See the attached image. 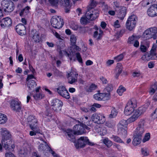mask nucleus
Here are the masks:
<instances>
[{"mask_svg": "<svg viewBox=\"0 0 157 157\" xmlns=\"http://www.w3.org/2000/svg\"><path fill=\"white\" fill-rule=\"evenodd\" d=\"M111 138L116 142L119 143H124L122 140L118 136H117L113 135L111 137Z\"/></svg>", "mask_w": 157, "mask_h": 157, "instance_id": "obj_35", "label": "nucleus"}, {"mask_svg": "<svg viewBox=\"0 0 157 157\" xmlns=\"http://www.w3.org/2000/svg\"><path fill=\"white\" fill-rule=\"evenodd\" d=\"M137 20V17L134 15L129 17L126 23L127 29L129 31H132L134 29L136 26Z\"/></svg>", "mask_w": 157, "mask_h": 157, "instance_id": "obj_7", "label": "nucleus"}, {"mask_svg": "<svg viewBox=\"0 0 157 157\" xmlns=\"http://www.w3.org/2000/svg\"><path fill=\"white\" fill-rule=\"evenodd\" d=\"M131 114L132 115V116L128 119V121L129 123L136 121L140 116L136 109H135L132 111Z\"/></svg>", "mask_w": 157, "mask_h": 157, "instance_id": "obj_20", "label": "nucleus"}, {"mask_svg": "<svg viewBox=\"0 0 157 157\" xmlns=\"http://www.w3.org/2000/svg\"><path fill=\"white\" fill-rule=\"evenodd\" d=\"M80 22L81 24L85 25L88 22V21L86 17H82L80 19Z\"/></svg>", "mask_w": 157, "mask_h": 157, "instance_id": "obj_53", "label": "nucleus"}, {"mask_svg": "<svg viewBox=\"0 0 157 157\" xmlns=\"http://www.w3.org/2000/svg\"><path fill=\"white\" fill-rule=\"evenodd\" d=\"M54 73L55 75L57 76L61 77L63 76V73L56 68L54 70Z\"/></svg>", "mask_w": 157, "mask_h": 157, "instance_id": "obj_49", "label": "nucleus"}, {"mask_svg": "<svg viewBox=\"0 0 157 157\" xmlns=\"http://www.w3.org/2000/svg\"><path fill=\"white\" fill-rule=\"evenodd\" d=\"M27 86L29 90H32L34 87L36 86L35 81L33 80H31L28 82Z\"/></svg>", "mask_w": 157, "mask_h": 157, "instance_id": "obj_28", "label": "nucleus"}, {"mask_svg": "<svg viewBox=\"0 0 157 157\" xmlns=\"http://www.w3.org/2000/svg\"><path fill=\"white\" fill-rule=\"evenodd\" d=\"M76 40V36L74 35H71L70 37V41L72 45H74L75 44Z\"/></svg>", "mask_w": 157, "mask_h": 157, "instance_id": "obj_44", "label": "nucleus"}, {"mask_svg": "<svg viewBox=\"0 0 157 157\" xmlns=\"http://www.w3.org/2000/svg\"><path fill=\"white\" fill-rule=\"evenodd\" d=\"M1 6L5 12H11L14 8L13 2L10 0H3L1 2Z\"/></svg>", "mask_w": 157, "mask_h": 157, "instance_id": "obj_6", "label": "nucleus"}, {"mask_svg": "<svg viewBox=\"0 0 157 157\" xmlns=\"http://www.w3.org/2000/svg\"><path fill=\"white\" fill-rule=\"evenodd\" d=\"M63 5L64 6H65L66 7V9H65V12L66 13H69L70 11V9L71 8V5H70V2H69V4L68 5L66 6L64 4H63L62 3Z\"/></svg>", "mask_w": 157, "mask_h": 157, "instance_id": "obj_59", "label": "nucleus"}, {"mask_svg": "<svg viewBox=\"0 0 157 157\" xmlns=\"http://www.w3.org/2000/svg\"><path fill=\"white\" fill-rule=\"evenodd\" d=\"M96 5V2L94 0H90V4L87 9H89L90 10L91 9V10H94V9L93 8L95 7Z\"/></svg>", "mask_w": 157, "mask_h": 157, "instance_id": "obj_50", "label": "nucleus"}, {"mask_svg": "<svg viewBox=\"0 0 157 157\" xmlns=\"http://www.w3.org/2000/svg\"><path fill=\"white\" fill-rule=\"evenodd\" d=\"M98 116L99 114L94 113L93 114L91 117V119L93 121L96 123H98Z\"/></svg>", "mask_w": 157, "mask_h": 157, "instance_id": "obj_38", "label": "nucleus"}, {"mask_svg": "<svg viewBox=\"0 0 157 157\" xmlns=\"http://www.w3.org/2000/svg\"><path fill=\"white\" fill-rule=\"evenodd\" d=\"M126 8L124 6L120 7L117 16L121 20H123L126 14Z\"/></svg>", "mask_w": 157, "mask_h": 157, "instance_id": "obj_21", "label": "nucleus"}, {"mask_svg": "<svg viewBox=\"0 0 157 157\" xmlns=\"http://www.w3.org/2000/svg\"><path fill=\"white\" fill-rule=\"evenodd\" d=\"M136 40H137L136 36L132 35V36L129 37L128 43L130 44H133Z\"/></svg>", "mask_w": 157, "mask_h": 157, "instance_id": "obj_36", "label": "nucleus"}, {"mask_svg": "<svg viewBox=\"0 0 157 157\" xmlns=\"http://www.w3.org/2000/svg\"><path fill=\"white\" fill-rule=\"evenodd\" d=\"M146 121L144 119H141L139 122L137 127L135 131V135L137 136L142 137L145 131L144 127Z\"/></svg>", "mask_w": 157, "mask_h": 157, "instance_id": "obj_4", "label": "nucleus"}, {"mask_svg": "<svg viewBox=\"0 0 157 157\" xmlns=\"http://www.w3.org/2000/svg\"><path fill=\"white\" fill-rule=\"evenodd\" d=\"M97 87V86L95 85L92 84L89 87L87 90V91L88 92H91L93 90H95Z\"/></svg>", "mask_w": 157, "mask_h": 157, "instance_id": "obj_51", "label": "nucleus"}, {"mask_svg": "<svg viewBox=\"0 0 157 157\" xmlns=\"http://www.w3.org/2000/svg\"><path fill=\"white\" fill-rule=\"evenodd\" d=\"M67 130L68 131L67 132L68 139L72 142L75 141V138L74 135H78L86 132L84 131L83 124H81V123L80 124H76L73 128V131L71 129H68Z\"/></svg>", "mask_w": 157, "mask_h": 157, "instance_id": "obj_2", "label": "nucleus"}, {"mask_svg": "<svg viewBox=\"0 0 157 157\" xmlns=\"http://www.w3.org/2000/svg\"><path fill=\"white\" fill-rule=\"evenodd\" d=\"M78 74L75 73L74 76H73L72 72L68 74L67 77L68 78V83L70 84H72L77 81V76Z\"/></svg>", "mask_w": 157, "mask_h": 157, "instance_id": "obj_22", "label": "nucleus"}, {"mask_svg": "<svg viewBox=\"0 0 157 157\" xmlns=\"http://www.w3.org/2000/svg\"><path fill=\"white\" fill-rule=\"evenodd\" d=\"M6 157H15V156L13 154L10 152H7L5 154Z\"/></svg>", "mask_w": 157, "mask_h": 157, "instance_id": "obj_63", "label": "nucleus"}, {"mask_svg": "<svg viewBox=\"0 0 157 157\" xmlns=\"http://www.w3.org/2000/svg\"><path fill=\"white\" fill-rule=\"evenodd\" d=\"M95 130L97 132L100 133V134L101 135L103 136L106 133V131L103 127L97 126Z\"/></svg>", "mask_w": 157, "mask_h": 157, "instance_id": "obj_26", "label": "nucleus"}, {"mask_svg": "<svg viewBox=\"0 0 157 157\" xmlns=\"http://www.w3.org/2000/svg\"><path fill=\"white\" fill-rule=\"evenodd\" d=\"M116 69L118 71L117 72L121 74L122 72L123 67L121 63H117L116 67Z\"/></svg>", "mask_w": 157, "mask_h": 157, "instance_id": "obj_48", "label": "nucleus"}, {"mask_svg": "<svg viewBox=\"0 0 157 157\" xmlns=\"http://www.w3.org/2000/svg\"><path fill=\"white\" fill-rule=\"evenodd\" d=\"M157 90V85L156 83L152 85L149 89V92L151 95L153 94Z\"/></svg>", "mask_w": 157, "mask_h": 157, "instance_id": "obj_31", "label": "nucleus"}, {"mask_svg": "<svg viewBox=\"0 0 157 157\" xmlns=\"http://www.w3.org/2000/svg\"><path fill=\"white\" fill-rule=\"evenodd\" d=\"M48 1L52 5L56 6L58 3L59 0H48Z\"/></svg>", "mask_w": 157, "mask_h": 157, "instance_id": "obj_57", "label": "nucleus"}, {"mask_svg": "<svg viewBox=\"0 0 157 157\" xmlns=\"http://www.w3.org/2000/svg\"><path fill=\"white\" fill-rule=\"evenodd\" d=\"M51 23L52 26L56 29H59L63 25V20L59 16L53 17L51 20Z\"/></svg>", "mask_w": 157, "mask_h": 157, "instance_id": "obj_12", "label": "nucleus"}, {"mask_svg": "<svg viewBox=\"0 0 157 157\" xmlns=\"http://www.w3.org/2000/svg\"><path fill=\"white\" fill-rule=\"evenodd\" d=\"M51 106L54 111L58 112L61 111L63 105V102L60 100L57 99H53L51 103Z\"/></svg>", "mask_w": 157, "mask_h": 157, "instance_id": "obj_10", "label": "nucleus"}, {"mask_svg": "<svg viewBox=\"0 0 157 157\" xmlns=\"http://www.w3.org/2000/svg\"><path fill=\"white\" fill-rule=\"evenodd\" d=\"M151 116L153 118H157V108L156 109L154 112L151 114Z\"/></svg>", "mask_w": 157, "mask_h": 157, "instance_id": "obj_62", "label": "nucleus"}, {"mask_svg": "<svg viewBox=\"0 0 157 157\" xmlns=\"http://www.w3.org/2000/svg\"><path fill=\"white\" fill-rule=\"evenodd\" d=\"M76 57L77 58L78 61L80 63H82V60L81 57V55L80 53L79 52L76 53Z\"/></svg>", "mask_w": 157, "mask_h": 157, "instance_id": "obj_58", "label": "nucleus"}, {"mask_svg": "<svg viewBox=\"0 0 157 157\" xmlns=\"http://www.w3.org/2000/svg\"><path fill=\"white\" fill-rule=\"evenodd\" d=\"M141 59L145 61H149L150 59H155V57H151V54L149 53H146L144 55H143L141 57Z\"/></svg>", "mask_w": 157, "mask_h": 157, "instance_id": "obj_30", "label": "nucleus"}, {"mask_svg": "<svg viewBox=\"0 0 157 157\" xmlns=\"http://www.w3.org/2000/svg\"><path fill=\"white\" fill-rule=\"evenodd\" d=\"M117 112L116 111L115 109L113 108L111 111V113L109 116L110 118H113L115 117L117 115Z\"/></svg>", "mask_w": 157, "mask_h": 157, "instance_id": "obj_45", "label": "nucleus"}, {"mask_svg": "<svg viewBox=\"0 0 157 157\" xmlns=\"http://www.w3.org/2000/svg\"><path fill=\"white\" fill-rule=\"evenodd\" d=\"M12 23L11 19L9 17L3 18L0 21V25L2 28L9 27Z\"/></svg>", "mask_w": 157, "mask_h": 157, "instance_id": "obj_17", "label": "nucleus"}, {"mask_svg": "<svg viewBox=\"0 0 157 157\" xmlns=\"http://www.w3.org/2000/svg\"><path fill=\"white\" fill-rule=\"evenodd\" d=\"M99 11L95 9L90 10L87 9V11L85 14V16L88 20L90 21L95 20L99 16Z\"/></svg>", "mask_w": 157, "mask_h": 157, "instance_id": "obj_9", "label": "nucleus"}, {"mask_svg": "<svg viewBox=\"0 0 157 157\" xmlns=\"http://www.w3.org/2000/svg\"><path fill=\"white\" fill-rule=\"evenodd\" d=\"M34 99L36 100H39L43 99L44 95L42 93H37L33 95Z\"/></svg>", "mask_w": 157, "mask_h": 157, "instance_id": "obj_27", "label": "nucleus"}, {"mask_svg": "<svg viewBox=\"0 0 157 157\" xmlns=\"http://www.w3.org/2000/svg\"><path fill=\"white\" fill-rule=\"evenodd\" d=\"M103 142L108 147H109L112 145V142L109 140L108 138H106L103 140Z\"/></svg>", "mask_w": 157, "mask_h": 157, "instance_id": "obj_39", "label": "nucleus"}, {"mask_svg": "<svg viewBox=\"0 0 157 157\" xmlns=\"http://www.w3.org/2000/svg\"><path fill=\"white\" fill-rule=\"evenodd\" d=\"M16 30L18 33L20 35H23L26 33L25 26L22 24H19L16 27Z\"/></svg>", "mask_w": 157, "mask_h": 157, "instance_id": "obj_19", "label": "nucleus"}, {"mask_svg": "<svg viewBox=\"0 0 157 157\" xmlns=\"http://www.w3.org/2000/svg\"><path fill=\"white\" fill-rule=\"evenodd\" d=\"M100 79L102 82V83L103 84H106L108 82L107 79L103 76L100 77Z\"/></svg>", "mask_w": 157, "mask_h": 157, "instance_id": "obj_60", "label": "nucleus"}, {"mask_svg": "<svg viewBox=\"0 0 157 157\" xmlns=\"http://www.w3.org/2000/svg\"><path fill=\"white\" fill-rule=\"evenodd\" d=\"M113 87L112 85L110 84H109L107 85V86L105 88V90L107 91L108 93H109V92L113 90Z\"/></svg>", "mask_w": 157, "mask_h": 157, "instance_id": "obj_55", "label": "nucleus"}, {"mask_svg": "<svg viewBox=\"0 0 157 157\" xmlns=\"http://www.w3.org/2000/svg\"><path fill=\"white\" fill-rule=\"evenodd\" d=\"M150 134L149 133H146L144 137V138L143 140V143H144L146 141H148L150 138Z\"/></svg>", "mask_w": 157, "mask_h": 157, "instance_id": "obj_54", "label": "nucleus"}, {"mask_svg": "<svg viewBox=\"0 0 157 157\" xmlns=\"http://www.w3.org/2000/svg\"><path fill=\"white\" fill-rule=\"evenodd\" d=\"M125 88L122 86H120L117 90V93L120 95H121L125 91Z\"/></svg>", "mask_w": 157, "mask_h": 157, "instance_id": "obj_46", "label": "nucleus"}, {"mask_svg": "<svg viewBox=\"0 0 157 157\" xmlns=\"http://www.w3.org/2000/svg\"><path fill=\"white\" fill-rule=\"evenodd\" d=\"M118 134L124 138H125L127 135V127L118 128Z\"/></svg>", "mask_w": 157, "mask_h": 157, "instance_id": "obj_25", "label": "nucleus"}, {"mask_svg": "<svg viewBox=\"0 0 157 157\" xmlns=\"http://www.w3.org/2000/svg\"><path fill=\"white\" fill-rule=\"evenodd\" d=\"M129 123L127 120H121L118 125V128L127 127L128 123Z\"/></svg>", "mask_w": 157, "mask_h": 157, "instance_id": "obj_33", "label": "nucleus"}, {"mask_svg": "<svg viewBox=\"0 0 157 157\" xmlns=\"http://www.w3.org/2000/svg\"><path fill=\"white\" fill-rule=\"evenodd\" d=\"M59 54L60 56H63L64 55L67 56L69 57L71 60L72 59L71 55V54H69L65 51H60L59 52Z\"/></svg>", "mask_w": 157, "mask_h": 157, "instance_id": "obj_34", "label": "nucleus"}, {"mask_svg": "<svg viewBox=\"0 0 157 157\" xmlns=\"http://www.w3.org/2000/svg\"><path fill=\"white\" fill-rule=\"evenodd\" d=\"M124 57L123 53L117 56L114 57L113 59L117 62H119L122 60Z\"/></svg>", "mask_w": 157, "mask_h": 157, "instance_id": "obj_43", "label": "nucleus"}, {"mask_svg": "<svg viewBox=\"0 0 157 157\" xmlns=\"http://www.w3.org/2000/svg\"><path fill=\"white\" fill-rule=\"evenodd\" d=\"M99 33H98V31H95L94 32L93 36V37L96 39L97 40H101L102 39L103 35V31L100 29H99Z\"/></svg>", "mask_w": 157, "mask_h": 157, "instance_id": "obj_24", "label": "nucleus"}, {"mask_svg": "<svg viewBox=\"0 0 157 157\" xmlns=\"http://www.w3.org/2000/svg\"><path fill=\"white\" fill-rule=\"evenodd\" d=\"M25 147V148H24V152L23 153L24 155L27 154L31 150V147L29 145L26 144Z\"/></svg>", "mask_w": 157, "mask_h": 157, "instance_id": "obj_41", "label": "nucleus"}, {"mask_svg": "<svg viewBox=\"0 0 157 157\" xmlns=\"http://www.w3.org/2000/svg\"><path fill=\"white\" fill-rule=\"evenodd\" d=\"M0 133L2 136V143L4 145V148L6 150L12 151L15 147L13 144H12V142L11 140V135L6 128L1 129Z\"/></svg>", "mask_w": 157, "mask_h": 157, "instance_id": "obj_1", "label": "nucleus"}, {"mask_svg": "<svg viewBox=\"0 0 157 157\" xmlns=\"http://www.w3.org/2000/svg\"><path fill=\"white\" fill-rule=\"evenodd\" d=\"M28 121L30 127L33 131L39 132V128L37 125V120L34 116L30 115L28 118Z\"/></svg>", "mask_w": 157, "mask_h": 157, "instance_id": "obj_8", "label": "nucleus"}, {"mask_svg": "<svg viewBox=\"0 0 157 157\" xmlns=\"http://www.w3.org/2000/svg\"><path fill=\"white\" fill-rule=\"evenodd\" d=\"M147 14L151 17L157 16V4H154L151 5L148 9Z\"/></svg>", "mask_w": 157, "mask_h": 157, "instance_id": "obj_16", "label": "nucleus"}, {"mask_svg": "<svg viewBox=\"0 0 157 157\" xmlns=\"http://www.w3.org/2000/svg\"><path fill=\"white\" fill-rule=\"evenodd\" d=\"M141 152L142 155L144 156H147L149 155V151L146 148H142Z\"/></svg>", "mask_w": 157, "mask_h": 157, "instance_id": "obj_56", "label": "nucleus"}, {"mask_svg": "<svg viewBox=\"0 0 157 157\" xmlns=\"http://www.w3.org/2000/svg\"><path fill=\"white\" fill-rule=\"evenodd\" d=\"M86 144L93 146L94 144L89 141L87 137H81L78 139L75 145L77 148H79L83 147Z\"/></svg>", "mask_w": 157, "mask_h": 157, "instance_id": "obj_11", "label": "nucleus"}, {"mask_svg": "<svg viewBox=\"0 0 157 157\" xmlns=\"http://www.w3.org/2000/svg\"><path fill=\"white\" fill-rule=\"evenodd\" d=\"M136 110L139 113L140 115L145 112L146 110V108L145 107H142L139 108Z\"/></svg>", "mask_w": 157, "mask_h": 157, "instance_id": "obj_47", "label": "nucleus"}, {"mask_svg": "<svg viewBox=\"0 0 157 157\" xmlns=\"http://www.w3.org/2000/svg\"><path fill=\"white\" fill-rule=\"evenodd\" d=\"M30 35V36L35 42L38 43L41 40V37L40 36L39 34L35 29L32 30Z\"/></svg>", "mask_w": 157, "mask_h": 157, "instance_id": "obj_18", "label": "nucleus"}, {"mask_svg": "<svg viewBox=\"0 0 157 157\" xmlns=\"http://www.w3.org/2000/svg\"><path fill=\"white\" fill-rule=\"evenodd\" d=\"M39 150L40 151H46L51 149V148L48 145L46 142H44L43 143L40 144L39 146Z\"/></svg>", "mask_w": 157, "mask_h": 157, "instance_id": "obj_23", "label": "nucleus"}, {"mask_svg": "<svg viewBox=\"0 0 157 157\" xmlns=\"http://www.w3.org/2000/svg\"><path fill=\"white\" fill-rule=\"evenodd\" d=\"M151 0H143L140 2L141 5L145 7L152 3Z\"/></svg>", "mask_w": 157, "mask_h": 157, "instance_id": "obj_40", "label": "nucleus"}, {"mask_svg": "<svg viewBox=\"0 0 157 157\" xmlns=\"http://www.w3.org/2000/svg\"><path fill=\"white\" fill-rule=\"evenodd\" d=\"M134 138L133 140V143L134 144L137 145L140 144L142 140V137L137 136L134 134Z\"/></svg>", "mask_w": 157, "mask_h": 157, "instance_id": "obj_29", "label": "nucleus"}, {"mask_svg": "<svg viewBox=\"0 0 157 157\" xmlns=\"http://www.w3.org/2000/svg\"><path fill=\"white\" fill-rule=\"evenodd\" d=\"M105 125L110 128L113 127L115 125V123L113 121H108L106 123Z\"/></svg>", "mask_w": 157, "mask_h": 157, "instance_id": "obj_52", "label": "nucleus"}, {"mask_svg": "<svg viewBox=\"0 0 157 157\" xmlns=\"http://www.w3.org/2000/svg\"><path fill=\"white\" fill-rule=\"evenodd\" d=\"M29 7L27 6L23 9L20 13V15H26L29 13Z\"/></svg>", "mask_w": 157, "mask_h": 157, "instance_id": "obj_42", "label": "nucleus"}, {"mask_svg": "<svg viewBox=\"0 0 157 157\" xmlns=\"http://www.w3.org/2000/svg\"><path fill=\"white\" fill-rule=\"evenodd\" d=\"M10 107L12 110L19 112L21 109V102L19 101L13 100L10 102Z\"/></svg>", "mask_w": 157, "mask_h": 157, "instance_id": "obj_15", "label": "nucleus"}, {"mask_svg": "<svg viewBox=\"0 0 157 157\" xmlns=\"http://www.w3.org/2000/svg\"><path fill=\"white\" fill-rule=\"evenodd\" d=\"M136 106V100L135 99H132L129 101L127 103L125 107L124 113L125 115H130L132 111H133Z\"/></svg>", "mask_w": 157, "mask_h": 157, "instance_id": "obj_5", "label": "nucleus"}, {"mask_svg": "<svg viewBox=\"0 0 157 157\" xmlns=\"http://www.w3.org/2000/svg\"><path fill=\"white\" fill-rule=\"evenodd\" d=\"M57 90L58 93L61 96L67 99H69L70 98L69 93L65 86H59Z\"/></svg>", "mask_w": 157, "mask_h": 157, "instance_id": "obj_13", "label": "nucleus"}, {"mask_svg": "<svg viewBox=\"0 0 157 157\" xmlns=\"http://www.w3.org/2000/svg\"><path fill=\"white\" fill-rule=\"evenodd\" d=\"M98 120V123H103L105 121V118L104 115L102 114H99Z\"/></svg>", "mask_w": 157, "mask_h": 157, "instance_id": "obj_37", "label": "nucleus"}, {"mask_svg": "<svg viewBox=\"0 0 157 157\" xmlns=\"http://www.w3.org/2000/svg\"><path fill=\"white\" fill-rule=\"evenodd\" d=\"M157 28L156 27L150 28L146 30L143 34L144 38L146 40L153 38L154 40L157 38Z\"/></svg>", "mask_w": 157, "mask_h": 157, "instance_id": "obj_3", "label": "nucleus"}, {"mask_svg": "<svg viewBox=\"0 0 157 157\" xmlns=\"http://www.w3.org/2000/svg\"><path fill=\"white\" fill-rule=\"evenodd\" d=\"M94 99L98 101L108 100L110 98L109 93H100L95 94L94 95Z\"/></svg>", "mask_w": 157, "mask_h": 157, "instance_id": "obj_14", "label": "nucleus"}, {"mask_svg": "<svg viewBox=\"0 0 157 157\" xmlns=\"http://www.w3.org/2000/svg\"><path fill=\"white\" fill-rule=\"evenodd\" d=\"M50 152L51 153L54 157H60L52 149L50 150Z\"/></svg>", "mask_w": 157, "mask_h": 157, "instance_id": "obj_64", "label": "nucleus"}, {"mask_svg": "<svg viewBox=\"0 0 157 157\" xmlns=\"http://www.w3.org/2000/svg\"><path fill=\"white\" fill-rule=\"evenodd\" d=\"M150 54H151V57H155V59L157 57L156 56V51H153L152 50H151L150 51V52L149 53Z\"/></svg>", "mask_w": 157, "mask_h": 157, "instance_id": "obj_61", "label": "nucleus"}, {"mask_svg": "<svg viewBox=\"0 0 157 157\" xmlns=\"http://www.w3.org/2000/svg\"><path fill=\"white\" fill-rule=\"evenodd\" d=\"M7 120L6 116L2 113H0V124H4L6 122Z\"/></svg>", "mask_w": 157, "mask_h": 157, "instance_id": "obj_32", "label": "nucleus"}]
</instances>
